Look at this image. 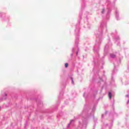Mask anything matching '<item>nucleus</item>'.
<instances>
[{"label": "nucleus", "mask_w": 129, "mask_h": 129, "mask_svg": "<svg viewBox=\"0 0 129 129\" xmlns=\"http://www.w3.org/2000/svg\"><path fill=\"white\" fill-rule=\"evenodd\" d=\"M108 96H109V98L110 99H111V93L109 92Z\"/></svg>", "instance_id": "obj_1"}, {"label": "nucleus", "mask_w": 129, "mask_h": 129, "mask_svg": "<svg viewBox=\"0 0 129 129\" xmlns=\"http://www.w3.org/2000/svg\"><path fill=\"white\" fill-rule=\"evenodd\" d=\"M110 56L111 57V58H114L115 57V55L111 54H110Z\"/></svg>", "instance_id": "obj_2"}, {"label": "nucleus", "mask_w": 129, "mask_h": 129, "mask_svg": "<svg viewBox=\"0 0 129 129\" xmlns=\"http://www.w3.org/2000/svg\"><path fill=\"white\" fill-rule=\"evenodd\" d=\"M65 67L66 68H67V67H68V63H65Z\"/></svg>", "instance_id": "obj_3"}, {"label": "nucleus", "mask_w": 129, "mask_h": 129, "mask_svg": "<svg viewBox=\"0 0 129 129\" xmlns=\"http://www.w3.org/2000/svg\"><path fill=\"white\" fill-rule=\"evenodd\" d=\"M8 96V95L7 94V93H5L4 95V97H6Z\"/></svg>", "instance_id": "obj_4"}, {"label": "nucleus", "mask_w": 129, "mask_h": 129, "mask_svg": "<svg viewBox=\"0 0 129 129\" xmlns=\"http://www.w3.org/2000/svg\"><path fill=\"white\" fill-rule=\"evenodd\" d=\"M72 83H73H73H74V82L73 81V79H72Z\"/></svg>", "instance_id": "obj_5"}, {"label": "nucleus", "mask_w": 129, "mask_h": 129, "mask_svg": "<svg viewBox=\"0 0 129 129\" xmlns=\"http://www.w3.org/2000/svg\"><path fill=\"white\" fill-rule=\"evenodd\" d=\"M103 13H104V9H103V10L102 11V13L103 14Z\"/></svg>", "instance_id": "obj_6"}, {"label": "nucleus", "mask_w": 129, "mask_h": 129, "mask_svg": "<svg viewBox=\"0 0 129 129\" xmlns=\"http://www.w3.org/2000/svg\"><path fill=\"white\" fill-rule=\"evenodd\" d=\"M126 97H129L128 95H126Z\"/></svg>", "instance_id": "obj_7"}, {"label": "nucleus", "mask_w": 129, "mask_h": 129, "mask_svg": "<svg viewBox=\"0 0 129 129\" xmlns=\"http://www.w3.org/2000/svg\"><path fill=\"white\" fill-rule=\"evenodd\" d=\"M128 102H129V100L127 101V103H128Z\"/></svg>", "instance_id": "obj_8"}, {"label": "nucleus", "mask_w": 129, "mask_h": 129, "mask_svg": "<svg viewBox=\"0 0 129 129\" xmlns=\"http://www.w3.org/2000/svg\"><path fill=\"white\" fill-rule=\"evenodd\" d=\"M72 121H73V120H71V122H72Z\"/></svg>", "instance_id": "obj_9"}, {"label": "nucleus", "mask_w": 129, "mask_h": 129, "mask_svg": "<svg viewBox=\"0 0 129 129\" xmlns=\"http://www.w3.org/2000/svg\"><path fill=\"white\" fill-rule=\"evenodd\" d=\"M78 54V52L77 53V54Z\"/></svg>", "instance_id": "obj_10"}]
</instances>
